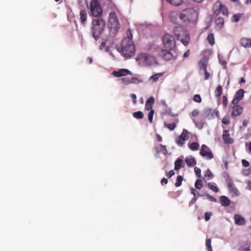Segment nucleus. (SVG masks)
<instances>
[{
    "label": "nucleus",
    "instance_id": "49530a36",
    "mask_svg": "<svg viewBox=\"0 0 251 251\" xmlns=\"http://www.w3.org/2000/svg\"><path fill=\"white\" fill-rule=\"evenodd\" d=\"M195 186L198 189H201L203 186L202 181L200 179L197 180L195 183Z\"/></svg>",
    "mask_w": 251,
    "mask_h": 251
},
{
    "label": "nucleus",
    "instance_id": "c9c22d12",
    "mask_svg": "<svg viewBox=\"0 0 251 251\" xmlns=\"http://www.w3.org/2000/svg\"><path fill=\"white\" fill-rule=\"evenodd\" d=\"M207 39L211 45L213 46L215 44V39L213 34H209L207 36Z\"/></svg>",
    "mask_w": 251,
    "mask_h": 251
},
{
    "label": "nucleus",
    "instance_id": "ea45409f",
    "mask_svg": "<svg viewBox=\"0 0 251 251\" xmlns=\"http://www.w3.org/2000/svg\"><path fill=\"white\" fill-rule=\"evenodd\" d=\"M222 93V87L221 86V85H219L216 90H215V95L216 96V97H219L221 95Z\"/></svg>",
    "mask_w": 251,
    "mask_h": 251
},
{
    "label": "nucleus",
    "instance_id": "c03bdc74",
    "mask_svg": "<svg viewBox=\"0 0 251 251\" xmlns=\"http://www.w3.org/2000/svg\"><path fill=\"white\" fill-rule=\"evenodd\" d=\"M213 176L211 172V171L209 169H207L205 171L204 177H207L208 179H211L213 177Z\"/></svg>",
    "mask_w": 251,
    "mask_h": 251
},
{
    "label": "nucleus",
    "instance_id": "a878e982",
    "mask_svg": "<svg viewBox=\"0 0 251 251\" xmlns=\"http://www.w3.org/2000/svg\"><path fill=\"white\" fill-rule=\"evenodd\" d=\"M188 147L192 151H198L200 148V145L197 142H192L188 144Z\"/></svg>",
    "mask_w": 251,
    "mask_h": 251
},
{
    "label": "nucleus",
    "instance_id": "393cba45",
    "mask_svg": "<svg viewBox=\"0 0 251 251\" xmlns=\"http://www.w3.org/2000/svg\"><path fill=\"white\" fill-rule=\"evenodd\" d=\"M228 188L230 192L232 193L236 196H239L240 195V192L235 186L233 183H230L228 184Z\"/></svg>",
    "mask_w": 251,
    "mask_h": 251
},
{
    "label": "nucleus",
    "instance_id": "680f3d73",
    "mask_svg": "<svg viewBox=\"0 0 251 251\" xmlns=\"http://www.w3.org/2000/svg\"><path fill=\"white\" fill-rule=\"evenodd\" d=\"M130 97L132 99L133 103L135 104L136 103V98L137 97L135 94H132L130 95Z\"/></svg>",
    "mask_w": 251,
    "mask_h": 251
},
{
    "label": "nucleus",
    "instance_id": "f257e3e1",
    "mask_svg": "<svg viewBox=\"0 0 251 251\" xmlns=\"http://www.w3.org/2000/svg\"><path fill=\"white\" fill-rule=\"evenodd\" d=\"M127 37L125 38L121 44V52L126 58L132 57L135 53V45L132 41V34L131 30L128 29L126 31Z\"/></svg>",
    "mask_w": 251,
    "mask_h": 251
},
{
    "label": "nucleus",
    "instance_id": "473e14b6",
    "mask_svg": "<svg viewBox=\"0 0 251 251\" xmlns=\"http://www.w3.org/2000/svg\"><path fill=\"white\" fill-rule=\"evenodd\" d=\"M218 59H219V62L220 63V64H221V65H222L224 67V69H226V65L227 64V63L226 62V61H225L224 60V58L223 56V55L221 54H218Z\"/></svg>",
    "mask_w": 251,
    "mask_h": 251
},
{
    "label": "nucleus",
    "instance_id": "e433bc0d",
    "mask_svg": "<svg viewBox=\"0 0 251 251\" xmlns=\"http://www.w3.org/2000/svg\"><path fill=\"white\" fill-rule=\"evenodd\" d=\"M133 116L135 118L141 119L143 118L144 114L141 111H137L133 113Z\"/></svg>",
    "mask_w": 251,
    "mask_h": 251
},
{
    "label": "nucleus",
    "instance_id": "37998d69",
    "mask_svg": "<svg viewBox=\"0 0 251 251\" xmlns=\"http://www.w3.org/2000/svg\"><path fill=\"white\" fill-rule=\"evenodd\" d=\"M176 182L175 183L176 187H179L181 185L183 180V177L181 176H178L176 178Z\"/></svg>",
    "mask_w": 251,
    "mask_h": 251
},
{
    "label": "nucleus",
    "instance_id": "58836bf2",
    "mask_svg": "<svg viewBox=\"0 0 251 251\" xmlns=\"http://www.w3.org/2000/svg\"><path fill=\"white\" fill-rule=\"evenodd\" d=\"M211 240L210 238L206 239V247L207 250V251H212V247H211Z\"/></svg>",
    "mask_w": 251,
    "mask_h": 251
},
{
    "label": "nucleus",
    "instance_id": "8fccbe9b",
    "mask_svg": "<svg viewBox=\"0 0 251 251\" xmlns=\"http://www.w3.org/2000/svg\"><path fill=\"white\" fill-rule=\"evenodd\" d=\"M193 100L196 102L200 103L201 101V99L200 95L196 94L194 96Z\"/></svg>",
    "mask_w": 251,
    "mask_h": 251
},
{
    "label": "nucleus",
    "instance_id": "412c9836",
    "mask_svg": "<svg viewBox=\"0 0 251 251\" xmlns=\"http://www.w3.org/2000/svg\"><path fill=\"white\" fill-rule=\"evenodd\" d=\"M235 223L237 225H244L245 224V219L240 215H235L234 216Z\"/></svg>",
    "mask_w": 251,
    "mask_h": 251
},
{
    "label": "nucleus",
    "instance_id": "de8ad7c7",
    "mask_svg": "<svg viewBox=\"0 0 251 251\" xmlns=\"http://www.w3.org/2000/svg\"><path fill=\"white\" fill-rule=\"evenodd\" d=\"M207 185H208V187L209 188V189H211V190H212L214 192H218L219 189H218V188L216 186H214L213 185H212L210 183H209Z\"/></svg>",
    "mask_w": 251,
    "mask_h": 251
},
{
    "label": "nucleus",
    "instance_id": "0eeeda50",
    "mask_svg": "<svg viewBox=\"0 0 251 251\" xmlns=\"http://www.w3.org/2000/svg\"><path fill=\"white\" fill-rule=\"evenodd\" d=\"M213 15L217 16L221 12L223 15L227 16H228V10L226 6L221 4L220 1L218 0L213 5Z\"/></svg>",
    "mask_w": 251,
    "mask_h": 251
},
{
    "label": "nucleus",
    "instance_id": "ddd939ff",
    "mask_svg": "<svg viewBox=\"0 0 251 251\" xmlns=\"http://www.w3.org/2000/svg\"><path fill=\"white\" fill-rule=\"evenodd\" d=\"M161 52L162 57L164 60L166 61H169L171 59L176 60L177 58V56L176 55H174V54L175 52V50L173 51L167 49L165 50H161Z\"/></svg>",
    "mask_w": 251,
    "mask_h": 251
},
{
    "label": "nucleus",
    "instance_id": "b1692460",
    "mask_svg": "<svg viewBox=\"0 0 251 251\" xmlns=\"http://www.w3.org/2000/svg\"><path fill=\"white\" fill-rule=\"evenodd\" d=\"M220 201L221 205L224 206H227L230 203L229 200L227 197L225 196H223L220 197Z\"/></svg>",
    "mask_w": 251,
    "mask_h": 251
},
{
    "label": "nucleus",
    "instance_id": "aec40b11",
    "mask_svg": "<svg viewBox=\"0 0 251 251\" xmlns=\"http://www.w3.org/2000/svg\"><path fill=\"white\" fill-rule=\"evenodd\" d=\"M154 102V99L153 97H150L146 102L145 109L147 110H151L152 105Z\"/></svg>",
    "mask_w": 251,
    "mask_h": 251
},
{
    "label": "nucleus",
    "instance_id": "774afa93",
    "mask_svg": "<svg viewBox=\"0 0 251 251\" xmlns=\"http://www.w3.org/2000/svg\"><path fill=\"white\" fill-rule=\"evenodd\" d=\"M189 55H190V50H187L183 54V57L186 58V57H188L189 56Z\"/></svg>",
    "mask_w": 251,
    "mask_h": 251
},
{
    "label": "nucleus",
    "instance_id": "5701e85b",
    "mask_svg": "<svg viewBox=\"0 0 251 251\" xmlns=\"http://www.w3.org/2000/svg\"><path fill=\"white\" fill-rule=\"evenodd\" d=\"M240 43L245 48H250L251 47V39L242 38L240 40Z\"/></svg>",
    "mask_w": 251,
    "mask_h": 251
},
{
    "label": "nucleus",
    "instance_id": "4be33fe9",
    "mask_svg": "<svg viewBox=\"0 0 251 251\" xmlns=\"http://www.w3.org/2000/svg\"><path fill=\"white\" fill-rule=\"evenodd\" d=\"M225 23L224 18L218 17L215 21L216 28L217 30H220L223 27Z\"/></svg>",
    "mask_w": 251,
    "mask_h": 251
},
{
    "label": "nucleus",
    "instance_id": "4d7b16f0",
    "mask_svg": "<svg viewBox=\"0 0 251 251\" xmlns=\"http://www.w3.org/2000/svg\"><path fill=\"white\" fill-rule=\"evenodd\" d=\"M223 103L225 107L227 106L228 104V100L227 97L226 96H224L223 97Z\"/></svg>",
    "mask_w": 251,
    "mask_h": 251
},
{
    "label": "nucleus",
    "instance_id": "4468645a",
    "mask_svg": "<svg viewBox=\"0 0 251 251\" xmlns=\"http://www.w3.org/2000/svg\"><path fill=\"white\" fill-rule=\"evenodd\" d=\"M122 83L125 85L130 84H137L143 82V80L137 77H132L131 78L124 77L121 79Z\"/></svg>",
    "mask_w": 251,
    "mask_h": 251
},
{
    "label": "nucleus",
    "instance_id": "cd10ccee",
    "mask_svg": "<svg viewBox=\"0 0 251 251\" xmlns=\"http://www.w3.org/2000/svg\"><path fill=\"white\" fill-rule=\"evenodd\" d=\"M191 193L194 195V198L191 200V201L189 202V205L190 206L194 204L196 201L197 200L198 196V193H196V190L193 188L191 189Z\"/></svg>",
    "mask_w": 251,
    "mask_h": 251
},
{
    "label": "nucleus",
    "instance_id": "052dcab7",
    "mask_svg": "<svg viewBox=\"0 0 251 251\" xmlns=\"http://www.w3.org/2000/svg\"><path fill=\"white\" fill-rule=\"evenodd\" d=\"M242 166L244 167H247L250 165L249 162L245 159H243L242 160Z\"/></svg>",
    "mask_w": 251,
    "mask_h": 251
},
{
    "label": "nucleus",
    "instance_id": "6ab92c4d",
    "mask_svg": "<svg viewBox=\"0 0 251 251\" xmlns=\"http://www.w3.org/2000/svg\"><path fill=\"white\" fill-rule=\"evenodd\" d=\"M185 161L188 167H192L197 164V161L194 157L188 156L185 158Z\"/></svg>",
    "mask_w": 251,
    "mask_h": 251
},
{
    "label": "nucleus",
    "instance_id": "bf43d9fd",
    "mask_svg": "<svg viewBox=\"0 0 251 251\" xmlns=\"http://www.w3.org/2000/svg\"><path fill=\"white\" fill-rule=\"evenodd\" d=\"M203 71H204V79L207 80L209 78L210 76V74L207 72V69L205 70H203Z\"/></svg>",
    "mask_w": 251,
    "mask_h": 251
},
{
    "label": "nucleus",
    "instance_id": "9d476101",
    "mask_svg": "<svg viewBox=\"0 0 251 251\" xmlns=\"http://www.w3.org/2000/svg\"><path fill=\"white\" fill-rule=\"evenodd\" d=\"M200 154L207 160H210L214 157L210 149L205 145H202L201 146Z\"/></svg>",
    "mask_w": 251,
    "mask_h": 251
},
{
    "label": "nucleus",
    "instance_id": "a211bd4d",
    "mask_svg": "<svg viewBox=\"0 0 251 251\" xmlns=\"http://www.w3.org/2000/svg\"><path fill=\"white\" fill-rule=\"evenodd\" d=\"M235 105L233 107L232 111L231 112V115L233 117H236L241 114L243 110V108L240 105L237 104H234Z\"/></svg>",
    "mask_w": 251,
    "mask_h": 251
},
{
    "label": "nucleus",
    "instance_id": "20e7f679",
    "mask_svg": "<svg viewBox=\"0 0 251 251\" xmlns=\"http://www.w3.org/2000/svg\"><path fill=\"white\" fill-rule=\"evenodd\" d=\"M174 33L177 39H180L185 46H187L190 41V37L187 31L182 27L176 26L174 29Z\"/></svg>",
    "mask_w": 251,
    "mask_h": 251
},
{
    "label": "nucleus",
    "instance_id": "a18cd8bd",
    "mask_svg": "<svg viewBox=\"0 0 251 251\" xmlns=\"http://www.w3.org/2000/svg\"><path fill=\"white\" fill-rule=\"evenodd\" d=\"M164 125L171 130H174L176 127V124L174 123H172L168 124L166 123H165Z\"/></svg>",
    "mask_w": 251,
    "mask_h": 251
},
{
    "label": "nucleus",
    "instance_id": "603ef678",
    "mask_svg": "<svg viewBox=\"0 0 251 251\" xmlns=\"http://www.w3.org/2000/svg\"><path fill=\"white\" fill-rule=\"evenodd\" d=\"M177 16V14L175 12L172 13L170 15V19L173 22L176 23V18Z\"/></svg>",
    "mask_w": 251,
    "mask_h": 251
},
{
    "label": "nucleus",
    "instance_id": "1a4fd4ad",
    "mask_svg": "<svg viewBox=\"0 0 251 251\" xmlns=\"http://www.w3.org/2000/svg\"><path fill=\"white\" fill-rule=\"evenodd\" d=\"M219 112L217 110L207 108L203 110L202 116L205 119L211 120L216 116H219Z\"/></svg>",
    "mask_w": 251,
    "mask_h": 251
},
{
    "label": "nucleus",
    "instance_id": "2eb2a0df",
    "mask_svg": "<svg viewBox=\"0 0 251 251\" xmlns=\"http://www.w3.org/2000/svg\"><path fill=\"white\" fill-rule=\"evenodd\" d=\"M112 75L117 77L121 76H126L127 75H131L132 73L126 69H119L117 71H114L112 72Z\"/></svg>",
    "mask_w": 251,
    "mask_h": 251
},
{
    "label": "nucleus",
    "instance_id": "79ce46f5",
    "mask_svg": "<svg viewBox=\"0 0 251 251\" xmlns=\"http://www.w3.org/2000/svg\"><path fill=\"white\" fill-rule=\"evenodd\" d=\"M159 146L160 148V152H162L163 154L166 155L168 153L166 147L165 146L162 145V144H159Z\"/></svg>",
    "mask_w": 251,
    "mask_h": 251
},
{
    "label": "nucleus",
    "instance_id": "5fc2aeb1",
    "mask_svg": "<svg viewBox=\"0 0 251 251\" xmlns=\"http://www.w3.org/2000/svg\"><path fill=\"white\" fill-rule=\"evenodd\" d=\"M212 215V213L210 212H206L204 214V218L206 221H208L210 218L211 216Z\"/></svg>",
    "mask_w": 251,
    "mask_h": 251
},
{
    "label": "nucleus",
    "instance_id": "69168bd1",
    "mask_svg": "<svg viewBox=\"0 0 251 251\" xmlns=\"http://www.w3.org/2000/svg\"><path fill=\"white\" fill-rule=\"evenodd\" d=\"M175 175V172L174 170H172L169 172V173L167 174V176L169 178L172 176Z\"/></svg>",
    "mask_w": 251,
    "mask_h": 251
},
{
    "label": "nucleus",
    "instance_id": "09e8293b",
    "mask_svg": "<svg viewBox=\"0 0 251 251\" xmlns=\"http://www.w3.org/2000/svg\"><path fill=\"white\" fill-rule=\"evenodd\" d=\"M153 114H154V110H150V111L148 114V120L150 123H151L152 122Z\"/></svg>",
    "mask_w": 251,
    "mask_h": 251
},
{
    "label": "nucleus",
    "instance_id": "a19ab883",
    "mask_svg": "<svg viewBox=\"0 0 251 251\" xmlns=\"http://www.w3.org/2000/svg\"><path fill=\"white\" fill-rule=\"evenodd\" d=\"M193 122L195 123L196 126L199 129H201L203 127L204 123L202 122H197L195 119H192Z\"/></svg>",
    "mask_w": 251,
    "mask_h": 251
},
{
    "label": "nucleus",
    "instance_id": "7c9ffc66",
    "mask_svg": "<svg viewBox=\"0 0 251 251\" xmlns=\"http://www.w3.org/2000/svg\"><path fill=\"white\" fill-rule=\"evenodd\" d=\"M163 75V73H158V74L153 75L150 77L149 80L151 83H154L155 82H156L158 80L159 78L161 76H162Z\"/></svg>",
    "mask_w": 251,
    "mask_h": 251
},
{
    "label": "nucleus",
    "instance_id": "72a5a7b5",
    "mask_svg": "<svg viewBox=\"0 0 251 251\" xmlns=\"http://www.w3.org/2000/svg\"><path fill=\"white\" fill-rule=\"evenodd\" d=\"M182 139H184L185 141L187 140L189 138L188 132L187 130L184 129L181 134L179 136Z\"/></svg>",
    "mask_w": 251,
    "mask_h": 251
},
{
    "label": "nucleus",
    "instance_id": "f3484780",
    "mask_svg": "<svg viewBox=\"0 0 251 251\" xmlns=\"http://www.w3.org/2000/svg\"><path fill=\"white\" fill-rule=\"evenodd\" d=\"M223 138L225 143L231 144L233 142V140L230 137L229 131L227 130L223 131Z\"/></svg>",
    "mask_w": 251,
    "mask_h": 251
},
{
    "label": "nucleus",
    "instance_id": "4c0bfd02",
    "mask_svg": "<svg viewBox=\"0 0 251 251\" xmlns=\"http://www.w3.org/2000/svg\"><path fill=\"white\" fill-rule=\"evenodd\" d=\"M184 139L181 138L180 137H178L176 139V143L179 146H182L185 143Z\"/></svg>",
    "mask_w": 251,
    "mask_h": 251
},
{
    "label": "nucleus",
    "instance_id": "39448f33",
    "mask_svg": "<svg viewBox=\"0 0 251 251\" xmlns=\"http://www.w3.org/2000/svg\"><path fill=\"white\" fill-rule=\"evenodd\" d=\"M137 60L140 64L144 66L152 65L156 63V59L153 56L146 53L140 54L138 56Z\"/></svg>",
    "mask_w": 251,
    "mask_h": 251
},
{
    "label": "nucleus",
    "instance_id": "9b49d317",
    "mask_svg": "<svg viewBox=\"0 0 251 251\" xmlns=\"http://www.w3.org/2000/svg\"><path fill=\"white\" fill-rule=\"evenodd\" d=\"M108 24L110 28L117 29L120 27L118 18L114 12H112L109 13Z\"/></svg>",
    "mask_w": 251,
    "mask_h": 251
},
{
    "label": "nucleus",
    "instance_id": "c756f323",
    "mask_svg": "<svg viewBox=\"0 0 251 251\" xmlns=\"http://www.w3.org/2000/svg\"><path fill=\"white\" fill-rule=\"evenodd\" d=\"M199 65L201 71L205 70L207 69V60L205 59L201 60L199 62Z\"/></svg>",
    "mask_w": 251,
    "mask_h": 251
},
{
    "label": "nucleus",
    "instance_id": "f704fd0d",
    "mask_svg": "<svg viewBox=\"0 0 251 251\" xmlns=\"http://www.w3.org/2000/svg\"><path fill=\"white\" fill-rule=\"evenodd\" d=\"M242 15V14L240 13H237L235 15H234L231 18V21L235 23L239 22L241 18Z\"/></svg>",
    "mask_w": 251,
    "mask_h": 251
},
{
    "label": "nucleus",
    "instance_id": "2f4dec72",
    "mask_svg": "<svg viewBox=\"0 0 251 251\" xmlns=\"http://www.w3.org/2000/svg\"><path fill=\"white\" fill-rule=\"evenodd\" d=\"M170 4L174 6H179L182 3V0H166Z\"/></svg>",
    "mask_w": 251,
    "mask_h": 251
},
{
    "label": "nucleus",
    "instance_id": "bb28decb",
    "mask_svg": "<svg viewBox=\"0 0 251 251\" xmlns=\"http://www.w3.org/2000/svg\"><path fill=\"white\" fill-rule=\"evenodd\" d=\"M184 166L183 160L181 159L178 158L175 162V170H178Z\"/></svg>",
    "mask_w": 251,
    "mask_h": 251
},
{
    "label": "nucleus",
    "instance_id": "dca6fc26",
    "mask_svg": "<svg viewBox=\"0 0 251 251\" xmlns=\"http://www.w3.org/2000/svg\"><path fill=\"white\" fill-rule=\"evenodd\" d=\"M245 92V91L242 89L238 90L235 93L232 103L233 104H237L239 101L244 98Z\"/></svg>",
    "mask_w": 251,
    "mask_h": 251
},
{
    "label": "nucleus",
    "instance_id": "338daca9",
    "mask_svg": "<svg viewBox=\"0 0 251 251\" xmlns=\"http://www.w3.org/2000/svg\"><path fill=\"white\" fill-rule=\"evenodd\" d=\"M168 183V180L167 179L165 178H163L161 180V183L163 185L164 184H167Z\"/></svg>",
    "mask_w": 251,
    "mask_h": 251
},
{
    "label": "nucleus",
    "instance_id": "13d9d810",
    "mask_svg": "<svg viewBox=\"0 0 251 251\" xmlns=\"http://www.w3.org/2000/svg\"><path fill=\"white\" fill-rule=\"evenodd\" d=\"M199 111L198 109H194L192 111L191 115L193 117H197L199 115Z\"/></svg>",
    "mask_w": 251,
    "mask_h": 251
},
{
    "label": "nucleus",
    "instance_id": "864d4df0",
    "mask_svg": "<svg viewBox=\"0 0 251 251\" xmlns=\"http://www.w3.org/2000/svg\"><path fill=\"white\" fill-rule=\"evenodd\" d=\"M251 174V170L250 169H244L242 171V174L245 176H247Z\"/></svg>",
    "mask_w": 251,
    "mask_h": 251
},
{
    "label": "nucleus",
    "instance_id": "f03ea898",
    "mask_svg": "<svg viewBox=\"0 0 251 251\" xmlns=\"http://www.w3.org/2000/svg\"><path fill=\"white\" fill-rule=\"evenodd\" d=\"M105 25L106 22L102 18H98L92 20L90 32L95 41L99 40L105 29Z\"/></svg>",
    "mask_w": 251,
    "mask_h": 251
},
{
    "label": "nucleus",
    "instance_id": "6e6552de",
    "mask_svg": "<svg viewBox=\"0 0 251 251\" xmlns=\"http://www.w3.org/2000/svg\"><path fill=\"white\" fill-rule=\"evenodd\" d=\"M90 9L91 15L98 17L102 14V9L100 4L97 0H93L90 4Z\"/></svg>",
    "mask_w": 251,
    "mask_h": 251
},
{
    "label": "nucleus",
    "instance_id": "3c124183",
    "mask_svg": "<svg viewBox=\"0 0 251 251\" xmlns=\"http://www.w3.org/2000/svg\"><path fill=\"white\" fill-rule=\"evenodd\" d=\"M194 171H195L196 176L199 177H201V170L200 168L196 167L194 168Z\"/></svg>",
    "mask_w": 251,
    "mask_h": 251
},
{
    "label": "nucleus",
    "instance_id": "0e129e2a",
    "mask_svg": "<svg viewBox=\"0 0 251 251\" xmlns=\"http://www.w3.org/2000/svg\"><path fill=\"white\" fill-rule=\"evenodd\" d=\"M154 149L155 150L156 153L158 154L160 152V148L159 146V144L157 145L154 146Z\"/></svg>",
    "mask_w": 251,
    "mask_h": 251
},
{
    "label": "nucleus",
    "instance_id": "c85d7f7f",
    "mask_svg": "<svg viewBox=\"0 0 251 251\" xmlns=\"http://www.w3.org/2000/svg\"><path fill=\"white\" fill-rule=\"evenodd\" d=\"M80 19L82 24H84L87 18V12L85 10H82L80 12Z\"/></svg>",
    "mask_w": 251,
    "mask_h": 251
},
{
    "label": "nucleus",
    "instance_id": "6e6d98bb",
    "mask_svg": "<svg viewBox=\"0 0 251 251\" xmlns=\"http://www.w3.org/2000/svg\"><path fill=\"white\" fill-rule=\"evenodd\" d=\"M206 196H207V199L211 201L216 202L217 201L216 199L213 197V196H211L209 195L207 193H205Z\"/></svg>",
    "mask_w": 251,
    "mask_h": 251
},
{
    "label": "nucleus",
    "instance_id": "f8f14e48",
    "mask_svg": "<svg viewBox=\"0 0 251 251\" xmlns=\"http://www.w3.org/2000/svg\"><path fill=\"white\" fill-rule=\"evenodd\" d=\"M113 45V43L109 37L102 38V41L99 46V50H104L106 52L109 51L110 48Z\"/></svg>",
    "mask_w": 251,
    "mask_h": 251
},
{
    "label": "nucleus",
    "instance_id": "e2e57ef3",
    "mask_svg": "<svg viewBox=\"0 0 251 251\" xmlns=\"http://www.w3.org/2000/svg\"><path fill=\"white\" fill-rule=\"evenodd\" d=\"M222 122L223 124H224L225 125H228V124H229V121L226 117H224V118H223V119L222 120Z\"/></svg>",
    "mask_w": 251,
    "mask_h": 251
},
{
    "label": "nucleus",
    "instance_id": "7ed1b4c3",
    "mask_svg": "<svg viewBox=\"0 0 251 251\" xmlns=\"http://www.w3.org/2000/svg\"><path fill=\"white\" fill-rule=\"evenodd\" d=\"M197 11L193 8H187L181 11L179 18L183 22H194L198 17Z\"/></svg>",
    "mask_w": 251,
    "mask_h": 251
},
{
    "label": "nucleus",
    "instance_id": "423d86ee",
    "mask_svg": "<svg viewBox=\"0 0 251 251\" xmlns=\"http://www.w3.org/2000/svg\"><path fill=\"white\" fill-rule=\"evenodd\" d=\"M163 46L165 49L173 51L176 49V42L173 36L166 34L162 38Z\"/></svg>",
    "mask_w": 251,
    "mask_h": 251
}]
</instances>
